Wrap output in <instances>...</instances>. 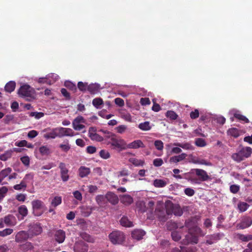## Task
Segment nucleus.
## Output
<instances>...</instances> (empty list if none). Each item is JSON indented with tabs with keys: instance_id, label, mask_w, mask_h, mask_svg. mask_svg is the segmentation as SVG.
Segmentation results:
<instances>
[{
	"instance_id": "1",
	"label": "nucleus",
	"mask_w": 252,
	"mask_h": 252,
	"mask_svg": "<svg viewBox=\"0 0 252 252\" xmlns=\"http://www.w3.org/2000/svg\"><path fill=\"white\" fill-rule=\"evenodd\" d=\"M190 222L189 221H186L185 222V226L188 228V233L182 241L183 245L197 244L198 241V236L201 232V229L197 226L190 227Z\"/></svg>"
},
{
	"instance_id": "2",
	"label": "nucleus",
	"mask_w": 252,
	"mask_h": 252,
	"mask_svg": "<svg viewBox=\"0 0 252 252\" xmlns=\"http://www.w3.org/2000/svg\"><path fill=\"white\" fill-rule=\"evenodd\" d=\"M18 94L20 97L27 98V100L30 101L34 98L35 91L29 85H24L20 88Z\"/></svg>"
},
{
	"instance_id": "3",
	"label": "nucleus",
	"mask_w": 252,
	"mask_h": 252,
	"mask_svg": "<svg viewBox=\"0 0 252 252\" xmlns=\"http://www.w3.org/2000/svg\"><path fill=\"white\" fill-rule=\"evenodd\" d=\"M252 153V149L250 147L242 148L238 152L232 155V158L237 162H240L250 157Z\"/></svg>"
},
{
	"instance_id": "4",
	"label": "nucleus",
	"mask_w": 252,
	"mask_h": 252,
	"mask_svg": "<svg viewBox=\"0 0 252 252\" xmlns=\"http://www.w3.org/2000/svg\"><path fill=\"white\" fill-rule=\"evenodd\" d=\"M109 238L111 243L113 244H121L125 240L124 233L119 230L112 231L109 235Z\"/></svg>"
},
{
	"instance_id": "5",
	"label": "nucleus",
	"mask_w": 252,
	"mask_h": 252,
	"mask_svg": "<svg viewBox=\"0 0 252 252\" xmlns=\"http://www.w3.org/2000/svg\"><path fill=\"white\" fill-rule=\"evenodd\" d=\"M33 213L35 216H40L43 212L45 205L41 200H34L32 202Z\"/></svg>"
},
{
	"instance_id": "6",
	"label": "nucleus",
	"mask_w": 252,
	"mask_h": 252,
	"mask_svg": "<svg viewBox=\"0 0 252 252\" xmlns=\"http://www.w3.org/2000/svg\"><path fill=\"white\" fill-rule=\"evenodd\" d=\"M109 143L112 146L120 149V151L126 149V142L121 137H117L116 135L112 137V140Z\"/></svg>"
},
{
	"instance_id": "7",
	"label": "nucleus",
	"mask_w": 252,
	"mask_h": 252,
	"mask_svg": "<svg viewBox=\"0 0 252 252\" xmlns=\"http://www.w3.org/2000/svg\"><path fill=\"white\" fill-rule=\"evenodd\" d=\"M60 169L61 177L64 182L67 181L69 178L68 174L69 170L66 168V164L63 162H60L59 165Z\"/></svg>"
},
{
	"instance_id": "8",
	"label": "nucleus",
	"mask_w": 252,
	"mask_h": 252,
	"mask_svg": "<svg viewBox=\"0 0 252 252\" xmlns=\"http://www.w3.org/2000/svg\"><path fill=\"white\" fill-rule=\"evenodd\" d=\"M88 245L82 241L76 242L74 246V252H88Z\"/></svg>"
},
{
	"instance_id": "9",
	"label": "nucleus",
	"mask_w": 252,
	"mask_h": 252,
	"mask_svg": "<svg viewBox=\"0 0 252 252\" xmlns=\"http://www.w3.org/2000/svg\"><path fill=\"white\" fill-rule=\"evenodd\" d=\"M58 135L59 137L63 136H73L74 135V132L70 128L57 127Z\"/></svg>"
},
{
	"instance_id": "10",
	"label": "nucleus",
	"mask_w": 252,
	"mask_h": 252,
	"mask_svg": "<svg viewBox=\"0 0 252 252\" xmlns=\"http://www.w3.org/2000/svg\"><path fill=\"white\" fill-rule=\"evenodd\" d=\"M192 171L194 172L197 176L199 177V180L202 181H206L210 179L206 171L201 169H193Z\"/></svg>"
},
{
	"instance_id": "11",
	"label": "nucleus",
	"mask_w": 252,
	"mask_h": 252,
	"mask_svg": "<svg viewBox=\"0 0 252 252\" xmlns=\"http://www.w3.org/2000/svg\"><path fill=\"white\" fill-rule=\"evenodd\" d=\"M42 231L40 224L37 223L31 224L29 226V232L32 235H38Z\"/></svg>"
},
{
	"instance_id": "12",
	"label": "nucleus",
	"mask_w": 252,
	"mask_h": 252,
	"mask_svg": "<svg viewBox=\"0 0 252 252\" xmlns=\"http://www.w3.org/2000/svg\"><path fill=\"white\" fill-rule=\"evenodd\" d=\"M29 237V235L25 231H20L18 232L15 236V242L18 243H22L26 241Z\"/></svg>"
},
{
	"instance_id": "13",
	"label": "nucleus",
	"mask_w": 252,
	"mask_h": 252,
	"mask_svg": "<svg viewBox=\"0 0 252 252\" xmlns=\"http://www.w3.org/2000/svg\"><path fill=\"white\" fill-rule=\"evenodd\" d=\"M223 235L220 233H214L212 235H208L206 237V243L208 245H212L216 243L218 241L220 240Z\"/></svg>"
},
{
	"instance_id": "14",
	"label": "nucleus",
	"mask_w": 252,
	"mask_h": 252,
	"mask_svg": "<svg viewBox=\"0 0 252 252\" xmlns=\"http://www.w3.org/2000/svg\"><path fill=\"white\" fill-rule=\"evenodd\" d=\"M54 237L56 242L61 244L64 242L65 239V233L63 230L59 229L55 232Z\"/></svg>"
},
{
	"instance_id": "15",
	"label": "nucleus",
	"mask_w": 252,
	"mask_h": 252,
	"mask_svg": "<svg viewBox=\"0 0 252 252\" xmlns=\"http://www.w3.org/2000/svg\"><path fill=\"white\" fill-rule=\"evenodd\" d=\"M29 178L32 179L33 175H32L31 174H26L25 177H24V179L21 182V183L19 184H17V185L14 186L13 188L15 190H21L22 189L25 190L27 187V184L25 182V180L29 179Z\"/></svg>"
},
{
	"instance_id": "16",
	"label": "nucleus",
	"mask_w": 252,
	"mask_h": 252,
	"mask_svg": "<svg viewBox=\"0 0 252 252\" xmlns=\"http://www.w3.org/2000/svg\"><path fill=\"white\" fill-rule=\"evenodd\" d=\"M126 149H138L139 148H144L145 145L141 140H136L133 142L127 144L126 143Z\"/></svg>"
},
{
	"instance_id": "17",
	"label": "nucleus",
	"mask_w": 252,
	"mask_h": 252,
	"mask_svg": "<svg viewBox=\"0 0 252 252\" xmlns=\"http://www.w3.org/2000/svg\"><path fill=\"white\" fill-rule=\"evenodd\" d=\"M7 226H14L16 223L15 217L12 215H8L2 219Z\"/></svg>"
},
{
	"instance_id": "18",
	"label": "nucleus",
	"mask_w": 252,
	"mask_h": 252,
	"mask_svg": "<svg viewBox=\"0 0 252 252\" xmlns=\"http://www.w3.org/2000/svg\"><path fill=\"white\" fill-rule=\"evenodd\" d=\"M106 199L113 205L117 204L119 202L118 196L112 192H108L106 194Z\"/></svg>"
},
{
	"instance_id": "19",
	"label": "nucleus",
	"mask_w": 252,
	"mask_h": 252,
	"mask_svg": "<svg viewBox=\"0 0 252 252\" xmlns=\"http://www.w3.org/2000/svg\"><path fill=\"white\" fill-rule=\"evenodd\" d=\"M146 232L142 229H134L131 232L132 238L137 240H140L143 238Z\"/></svg>"
},
{
	"instance_id": "20",
	"label": "nucleus",
	"mask_w": 252,
	"mask_h": 252,
	"mask_svg": "<svg viewBox=\"0 0 252 252\" xmlns=\"http://www.w3.org/2000/svg\"><path fill=\"white\" fill-rule=\"evenodd\" d=\"M252 224V219L250 217H245L242 219L239 224V227L241 229L249 227Z\"/></svg>"
},
{
	"instance_id": "21",
	"label": "nucleus",
	"mask_w": 252,
	"mask_h": 252,
	"mask_svg": "<svg viewBox=\"0 0 252 252\" xmlns=\"http://www.w3.org/2000/svg\"><path fill=\"white\" fill-rule=\"evenodd\" d=\"M18 211L19 215L21 216V217H18L20 220L24 219V218L28 215V209L27 207L24 205H22L19 207Z\"/></svg>"
},
{
	"instance_id": "22",
	"label": "nucleus",
	"mask_w": 252,
	"mask_h": 252,
	"mask_svg": "<svg viewBox=\"0 0 252 252\" xmlns=\"http://www.w3.org/2000/svg\"><path fill=\"white\" fill-rule=\"evenodd\" d=\"M120 224L124 227H130L133 226V222L130 221L127 217L123 216L120 220Z\"/></svg>"
},
{
	"instance_id": "23",
	"label": "nucleus",
	"mask_w": 252,
	"mask_h": 252,
	"mask_svg": "<svg viewBox=\"0 0 252 252\" xmlns=\"http://www.w3.org/2000/svg\"><path fill=\"white\" fill-rule=\"evenodd\" d=\"M187 157V155L185 153H182L178 156L172 157L170 158V161L171 162L177 163L185 159Z\"/></svg>"
},
{
	"instance_id": "24",
	"label": "nucleus",
	"mask_w": 252,
	"mask_h": 252,
	"mask_svg": "<svg viewBox=\"0 0 252 252\" xmlns=\"http://www.w3.org/2000/svg\"><path fill=\"white\" fill-rule=\"evenodd\" d=\"M176 205L174 204L171 201H168L165 203L166 213L168 215L173 214V211Z\"/></svg>"
},
{
	"instance_id": "25",
	"label": "nucleus",
	"mask_w": 252,
	"mask_h": 252,
	"mask_svg": "<svg viewBox=\"0 0 252 252\" xmlns=\"http://www.w3.org/2000/svg\"><path fill=\"white\" fill-rule=\"evenodd\" d=\"M79 175L81 178L87 176L90 173V169L88 167L82 166L78 170Z\"/></svg>"
},
{
	"instance_id": "26",
	"label": "nucleus",
	"mask_w": 252,
	"mask_h": 252,
	"mask_svg": "<svg viewBox=\"0 0 252 252\" xmlns=\"http://www.w3.org/2000/svg\"><path fill=\"white\" fill-rule=\"evenodd\" d=\"M56 137H58L57 128H53L51 131L47 132L43 135V137L46 139H54Z\"/></svg>"
},
{
	"instance_id": "27",
	"label": "nucleus",
	"mask_w": 252,
	"mask_h": 252,
	"mask_svg": "<svg viewBox=\"0 0 252 252\" xmlns=\"http://www.w3.org/2000/svg\"><path fill=\"white\" fill-rule=\"evenodd\" d=\"M121 201L125 205H128L133 202V198L130 195L125 194L121 197Z\"/></svg>"
},
{
	"instance_id": "28",
	"label": "nucleus",
	"mask_w": 252,
	"mask_h": 252,
	"mask_svg": "<svg viewBox=\"0 0 252 252\" xmlns=\"http://www.w3.org/2000/svg\"><path fill=\"white\" fill-rule=\"evenodd\" d=\"M39 152L42 156H48L52 153L51 149L47 145L40 147Z\"/></svg>"
},
{
	"instance_id": "29",
	"label": "nucleus",
	"mask_w": 252,
	"mask_h": 252,
	"mask_svg": "<svg viewBox=\"0 0 252 252\" xmlns=\"http://www.w3.org/2000/svg\"><path fill=\"white\" fill-rule=\"evenodd\" d=\"M99 85L96 84L88 85V91L91 94H95L99 91Z\"/></svg>"
},
{
	"instance_id": "30",
	"label": "nucleus",
	"mask_w": 252,
	"mask_h": 252,
	"mask_svg": "<svg viewBox=\"0 0 252 252\" xmlns=\"http://www.w3.org/2000/svg\"><path fill=\"white\" fill-rule=\"evenodd\" d=\"M16 83L14 81H10L8 82L5 86L4 90L6 92L11 93L15 89Z\"/></svg>"
},
{
	"instance_id": "31",
	"label": "nucleus",
	"mask_w": 252,
	"mask_h": 252,
	"mask_svg": "<svg viewBox=\"0 0 252 252\" xmlns=\"http://www.w3.org/2000/svg\"><path fill=\"white\" fill-rule=\"evenodd\" d=\"M20 248L23 252H28L33 249V246L32 243L27 242L25 244L20 245Z\"/></svg>"
},
{
	"instance_id": "32",
	"label": "nucleus",
	"mask_w": 252,
	"mask_h": 252,
	"mask_svg": "<svg viewBox=\"0 0 252 252\" xmlns=\"http://www.w3.org/2000/svg\"><path fill=\"white\" fill-rule=\"evenodd\" d=\"M227 134L229 135L234 137V138H237L240 136V130L235 127L229 128L227 130Z\"/></svg>"
},
{
	"instance_id": "33",
	"label": "nucleus",
	"mask_w": 252,
	"mask_h": 252,
	"mask_svg": "<svg viewBox=\"0 0 252 252\" xmlns=\"http://www.w3.org/2000/svg\"><path fill=\"white\" fill-rule=\"evenodd\" d=\"M62 199L61 196H57L53 198L51 202V205L54 208H56L62 203Z\"/></svg>"
},
{
	"instance_id": "34",
	"label": "nucleus",
	"mask_w": 252,
	"mask_h": 252,
	"mask_svg": "<svg viewBox=\"0 0 252 252\" xmlns=\"http://www.w3.org/2000/svg\"><path fill=\"white\" fill-rule=\"evenodd\" d=\"M173 145L181 147L185 150H193V146L189 143H174Z\"/></svg>"
},
{
	"instance_id": "35",
	"label": "nucleus",
	"mask_w": 252,
	"mask_h": 252,
	"mask_svg": "<svg viewBox=\"0 0 252 252\" xmlns=\"http://www.w3.org/2000/svg\"><path fill=\"white\" fill-rule=\"evenodd\" d=\"M167 185V183L161 179H156L154 181L153 185L156 188H163Z\"/></svg>"
},
{
	"instance_id": "36",
	"label": "nucleus",
	"mask_w": 252,
	"mask_h": 252,
	"mask_svg": "<svg viewBox=\"0 0 252 252\" xmlns=\"http://www.w3.org/2000/svg\"><path fill=\"white\" fill-rule=\"evenodd\" d=\"M13 151L12 150L6 151L4 154L0 155V159L2 161H6L12 156Z\"/></svg>"
},
{
	"instance_id": "37",
	"label": "nucleus",
	"mask_w": 252,
	"mask_h": 252,
	"mask_svg": "<svg viewBox=\"0 0 252 252\" xmlns=\"http://www.w3.org/2000/svg\"><path fill=\"white\" fill-rule=\"evenodd\" d=\"M138 127L143 131H148L151 129L150 122L148 121L139 124Z\"/></svg>"
},
{
	"instance_id": "38",
	"label": "nucleus",
	"mask_w": 252,
	"mask_h": 252,
	"mask_svg": "<svg viewBox=\"0 0 252 252\" xmlns=\"http://www.w3.org/2000/svg\"><path fill=\"white\" fill-rule=\"evenodd\" d=\"M92 104L97 109L100 108V106L103 104V101L100 97L94 98L92 101Z\"/></svg>"
},
{
	"instance_id": "39",
	"label": "nucleus",
	"mask_w": 252,
	"mask_h": 252,
	"mask_svg": "<svg viewBox=\"0 0 252 252\" xmlns=\"http://www.w3.org/2000/svg\"><path fill=\"white\" fill-rule=\"evenodd\" d=\"M234 117L240 121L243 122L244 123H249V119L246 116L241 114L236 113L234 114Z\"/></svg>"
},
{
	"instance_id": "40",
	"label": "nucleus",
	"mask_w": 252,
	"mask_h": 252,
	"mask_svg": "<svg viewBox=\"0 0 252 252\" xmlns=\"http://www.w3.org/2000/svg\"><path fill=\"white\" fill-rule=\"evenodd\" d=\"M166 227L168 230H172L177 229L179 226L176 222L170 220L166 223Z\"/></svg>"
},
{
	"instance_id": "41",
	"label": "nucleus",
	"mask_w": 252,
	"mask_h": 252,
	"mask_svg": "<svg viewBox=\"0 0 252 252\" xmlns=\"http://www.w3.org/2000/svg\"><path fill=\"white\" fill-rule=\"evenodd\" d=\"M158 215L160 221L164 222L168 219L167 215L164 210H159Z\"/></svg>"
},
{
	"instance_id": "42",
	"label": "nucleus",
	"mask_w": 252,
	"mask_h": 252,
	"mask_svg": "<svg viewBox=\"0 0 252 252\" xmlns=\"http://www.w3.org/2000/svg\"><path fill=\"white\" fill-rule=\"evenodd\" d=\"M81 238L85 241L90 242L93 243L94 242V238L91 236L89 234L86 232H83L80 235Z\"/></svg>"
},
{
	"instance_id": "43",
	"label": "nucleus",
	"mask_w": 252,
	"mask_h": 252,
	"mask_svg": "<svg viewBox=\"0 0 252 252\" xmlns=\"http://www.w3.org/2000/svg\"><path fill=\"white\" fill-rule=\"evenodd\" d=\"M165 116L171 120H175L178 117V115L174 111L171 110L167 111Z\"/></svg>"
},
{
	"instance_id": "44",
	"label": "nucleus",
	"mask_w": 252,
	"mask_h": 252,
	"mask_svg": "<svg viewBox=\"0 0 252 252\" xmlns=\"http://www.w3.org/2000/svg\"><path fill=\"white\" fill-rule=\"evenodd\" d=\"M81 123L86 124V121L82 116H78L76 118H75L73 121L72 125H75V124H79Z\"/></svg>"
},
{
	"instance_id": "45",
	"label": "nucleus",
	"mask_w": 252,
	"mask_h": 252,
	"mask_svg": "<svg viewBox=\"0 0 252 252\" xmlns=\"http://www.w3.org/2000/svg\"><path fill=\"white\" fill-rule=\"evenodd\" d=\"M77 87L80 91L85 92L88 90V83H83L80 81L78 83Z\"/></svg>"
},
{
	"instance_id": "46",
	"label": "nucleus",
	"mask_w": 252,
	"mask_h": 252,
	"mask_svg": "<svg viewBox=\"0 0 252 252\" xmlns=\"http://www.w3.org/2000/svg\"><path fill=\"white\" fill-rule=\"evenodd\" d=\"M11 171L12 169L10 167H7L1 170L0 172V175L4 179L5 177L9 175V174L11 172Z\"/></svg>"
},
{
	"instance_id": "47",
	"label": "nucleus",
	"mask_w": 252,
	"mask_h": 252,
	"mask_svg": "<svg viewBox=\"0 0 252 252\" xmlns=\"http://www.w3.org/2000/svg\"><path fill=\"white\" fill-rule=\"evenodd\" d=\"M13 232V229L11 228H6L3 229V230L0 231V237H5L6 236L9 235L12 233Z\"/></svg>"
},
{
	"instance_id": "48",
	"label": "nucleus",
	"mask_w": 252,
	"mask_h": 252,
	"mask_svg": "<svg viewBox=\"0 0 252 252\" xmlns=\"http://www.w3.org/2000/svg\"><path fill=\"white\" fill-rule=\"evenodd\" d=\"M106 199V195H98L95 197V200L99 205H101L105 201Z\"/></svg>"
},
{
	"instance_id": "49",
	"label": "nucleus",
	"mask_w": 252,
	"mask_h": 252,
	"mask_svg": "<svg viewBox=\"0 0 252 252\" xmlns=\"http://www.w3.org/2000/svg\"><path fill=\"white\" fill-rule=\"evenodd\" d=\"M99 156L103 159H106L110 157V153L105 150H101L99 152Z\"/></svg>"
},
{
	"instance_id": "50",
	"label": "nucleus",
	"mask_w": 252,
	"mask_h": 252,
	"mask_svg": "<svg viewBox=\"0 0 252 252\" xmlns=\"http://www.w3.org/2000/svg\"><path fill=\"white\" fill-rule=\"evenodd\" d=\"M195 145L198 147H203L206 145V143L204 139L198 138L195 139Z\"/></svg>"
},
{
	"instance_id": "51",
	"label": "nucleus",
	"mask_w": 252,
	"mask_h": 252,
	"mask_svg": "<svg viewBox=\"0 0 252 252\" xmlns=\"http://www.w3.org/2000/svg\"><path fill=\"white\" fill-rule=\"evenodd\" d=\"M171 237L174 241H178L181 238L180 233L177 231H173L171 232Z\"/></svg>"
},
{
	"instance_id": "52",
	"label": "nucleus",
	"mask_w": 252,
	"mask_h": 252,
	"mask_svg": "<svg viewBox=\"0 0 252 252\" xmlns=\"http://www.w3.org/2000/svg\"><path fill=\"white\" fill-rule=\"evenodd\" d=\"M249 206V205L244 202H240L238 205V207L241 212L246 211Z\"/></svg>"
},
{
	"instance_id": "53",
	"label": "nucleus",
	"mask_w": 252,
	"mask_h": 252,
	"mask_svg": "<svg viewBox=\"0 0 252 252\" xmlns=\"http://www.w3.org/2000/svg\"><path fill=\"white\" fill-rule=\"evenodd\" d=\"M92 140H95L98 142H101L103 141L104 138L97 133H94L89 137Z\"/></svg>"
},
{
	"instance_id": "54",
	"label": "nucleus",
	"mask_w": 252,
	"mask_h": 252,
	"mask_svg": "<svg viewBox=\"0 0 252 252\" xmlns=\"http://www.w3.org/2000/svg\"><path fill=\"white\" fill-rule=\"evenodd\" d=\"M130 161L133 165L136 166H142L144 163V161L143 160L135 158H131Z\"/></svg>"
},
{
	"instance_id": "55",
	"label": "nucleus",
	"mask_w": 252,
	"mask_h": 252,
	"mask_svg": "<svg viewBox=\"0 0 252 252\" xmlns=\"http://www.w3.org/2000/svg\"><path fill=\"white\" fill-rule=\"evenodd\" d=\"M154 145L156 149L158 150L161 151L163 149V143L161 140H156Z\"/></svg>"
},
{
	"instance_id": "56",
	"label": "nucleus",
	"mask_w": 252,
	"mask_h": 252,
	"mask_svg": "<svg viewBox=\"0 0 252 252\" xmlns=\"http://www.w3.org/2000/svg\"><path fill=\"white\" fill-rule=\"evenodd\" d=\"M173 214L175 216H181L183 214V211L178 205H176L173 211Z\"/></svg>"
},
{
	"instance_id": "57",
	"label": "nucleus",
	"mask_w": 252,
	"mask_h": 252,
	"mask_svg": "<svg viewBox=\"0 0 252 252\" xmlns=\"http://www.w3.org/2000/svg\"><path fill=\"white\" fill-rule=\"evenodd\" d=\"M59 147L61 149L62 151L64 152L65 153L68 152V151L70 149V146L68 142H67L66 144H61L59 145Z\"/></svg>"
},
{
	"instance_id": "58",
	"label": "nucleus",
	"mask_w": 252,
	"mask_h": 252,
	"mask_svg": "<svg viewBox=\"0 0 252 252\" xmlns=\"http://www.w3.org/2000/svg\"><path fill=\"white\" fill-rule=\"evenodd\" d=\"M49 75L45 78H39L38 82L40 83H46L47 84L51 85L53 83L49 79Z\"/></svg>"
},
{
	"instance_id": "59",
	"label": "nucleus",
	"mask_w": 252,
	"mask_h": 252,
	"mask_svg": "<svg viewBox=\"0 0 252 252\" xmlns=\"http://www.w3.org/2000/svg\"><path fill=\"white\" fill-rule=\"evenodd\" d=\"M180 248L182 250V252H194L196 248L194 247H180Z\"/></svg>"
},
{
	"instance_id": "60",
	"label": "nucleus",
	"mask_w": 252,
	"mask_h": 252,
	"mask_svg": "<svg viewBox=\"0 0 252 252\" xmlns=\"http://www.w3.org/2000/svg\"><path fill=\"white\" fill-rule=\"evenodd\" d=\"M129 175V172L127 169H123L122 170L117 172V176L118 177L126 176Z\"/></svg>"
},
{
	"instance_id": "61",
	"label": "nucleus",
	"mask_w": 252,
	"mask_h": 252,
	"mask_svg": "<svg viewBox=\"0 0 252 252\" xmlns=\"http://www.w3.org/2000/svg\"><path fill=\"white\" fill-rule=\"evenodd\" d=\"M8 191V189L6 187H2L0 188V200H1Z\"/></svg>"
},
{
	"instance_id": "62",
	"label": "nucleus",
	"mask_w": 252,
	"mask_h": 252,
	"mask_svg": "<svg viewBox=\"0 0 252 252\" xmlns=\"http://www.w3.org/2000/svg\"><path fill=\"white\" fill-rule=\"evenodd\" d=\"M163 163V161L161 158H157L154 160L153 164L156 167H159Z\"/></svg>"
},
{
	"instance_id": "63",
	"label": "nucleus",
	"mask_w": 252,
	"mask_h": 252,
	"mask_svg": "<svg viewBox=\"0 0 252 252\" xmlns=\"http://www.w3.org/2000/svg\"><path fill=\"white\" fill-rule=\"evenodd\" d=\"M65 86L72 91H75L76 90V87L75 84L72 82L68 81L65 82L64 83Z\"/></svg>"
},
{
	"instance_id": "64",
	"label": "nucleus",
	"mask_w": 252,
	"mask_h": 252,
	"mask_svg": "<svg viewBox=\"0 0 252 252\" xmlns=\"http://www.w3.org/2000/svg\"><path fill=\"white\" fill-rule=\"evenodd\" d=\"M240 189V187L238 185H232L230 187V190L233 193H236Z\"/></svg>"
}]
</instances>
